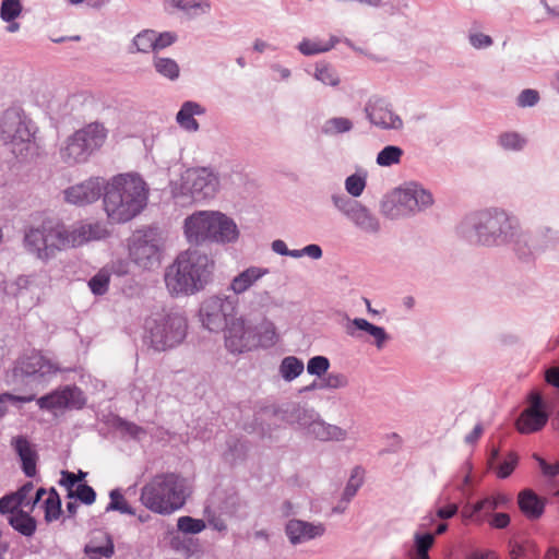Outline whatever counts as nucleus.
I'll list each match as a JSON object with an SVG mask.
<instances>
[{"label": "nucleus", "instance_id": "obj_1", "mask_svg": "<svg viewBox=\"0 0 559 559\" xmlns=\"http://www.w3.org/2000/svg\"><path fill=\"white\" fill-rule=\"evenodd\" d=\"M455 234L471 246H512L519 259L525 262L532 255L530 235L521 228L518 218L502 207L490 206L467 213L456 225Z\"/></svg>", "mask_w": 559, "mask_h": 559}, {"label": "nucleus", "instance_id": "obj_2", "mask_svg": "<svg viewBox=\"0 0 559 559\" xmlns=\"http://www.w3.org/2000/svg\"><path fill=\"white\" fill-rule=\"evenodd\" d=\"M214 267L210 255L199 249H188L167 266L165 285L173 297L195 295L212 282Z\"/></svg>", "mask_w": 559, "mask_h": 559}, {"label": "nucleus", "instance_id": "obj_3", "mask_svg": "<svg viewBox=\"0 0 559 559\" xmlns=\"http://www.w3.org/2000/svg\"><path fill=\"white\" fill-rule=\"evenodd\" d=\"M103 202L112 222L127 223L146 206V185L139 175L120 174L106 185Z\"/></svg>", "mask_w": 559, "mask_h": 559}, {"label": "nucleus", "instance_id": "obj_4", "mask_svg": "<svg viewBox=\"0 0 559 559\" xmlns=\"http://www.w3.org/2000/svg\"><path fill=\"white\" fill-rule=\"evenodd\" d=\"M140 500L154 513L171 514L186 503V479L173 472L157 474L142 487Z\"/></svg>", "mask_w": 559, "mask_h": 559}, {"label": "nucleus", "instance_id": "obj_5", "mask_svg": "<svg viewBox=\"0 0 559 559\" xmlns=\"http://www.w3.org/2000/svg\"><path fill=\"white\" fill-rule=\"evenodd\" d=\"M78 241L76 230L69 233L64 224L47 217L38 226H31L24 234V247L36 258L47 261L57 251L74 247Z\"/></svg>", "mask_w": 559, "mask_h": 559}, {"label": "nucleus", "instance_id": "obj_6", "mask_svg": "<svg viewBox=\"0 0 559 559\" xmlns=\"http://www.w3.org/2000/svg\"><path fill=\"white\" fill-rule=\"evenodd\" d=\"M143 329L144 343L155 352H166L185 341L188 321L179 312H156L145 319Z\"/></svg>", "mask_w": 559, "mask_h": 559}, {"label": "nucleus", "instance_id": "obj_7", "mask_svg": "<svg viewBox=\"0 0 559 559\" xmlns=\"http://www.w3.org/2000/svg\"><path fill=\"white\" fill-rule=\"evenodd\" d=\"M108 130L100 122H91L71 134L60 148V158L69 166L85 163L102 148Z\"/></svg>", "mask_w": 559, "mask_h": 559}, {"label": "nucleus", "instance_id": "obj_8", "mask_svg": "<svg viewBox=\"0 0 559 559\" xmlns=\"http://www.w3.org/2000/svg\"><path fill=\"white\" fill-rule=\"evenodd\" d=\"M467 473L463 477L462 483L457 486V490L461 495V501L465 502L462 514L467 519L480 520L486 516H490L498 508H508L512 504V497L510 495L498 492L493 496L485 497L476 502H472L473 496L472 487V469L473 465L471 462L465 463Z\"/></svg>", "mask_w": 559, "mask_h": 559}, {"label": "nucleus", "instance_id": "obj_9", "mask_svg": "<svg viewBox=\"0 0 559 559\" xmlns=\"http://www.w3.org/2000/svg\"><path fill=\"white\" fill-rule=\"evenodd\" d=\"M60 368L39 352H32L21 356L12 370L14 380L28 385H45L57 376Z\"/></svg>", "mask_w": 559, "mask_h": 559}, {"label": "nucleus", "instance_id": "obj_10", "mask_svg": "<svg viewBox=\"0 0 559 559\" xmlns=\"http://www.w3.org/2000/svg\"><path fill=\"white\" fill-rule=\"evenodd\" d=\"M238 297L235 295H215L206 298L200 307V318L204 328L211 332L226 329L237 318Z\"/></svg>", "mask_w": 559, "mask_h": 559}, {"label": "nucleus", "instance_id": "obj_11", "mask_svg": "<svg viewBox=\"0 0 559 559\" xmlns=\"http://www.w3.org/2000/svg\"><path fill=\"white\" fill-rule=\"evenodd\" d=\"M0 132L5 144L20 145L33 141L36 128L21 107H10L1 117Z\"/></svg>", "mask_w": 559, "mask_h": 559}, {"label": "nucleus", "instance_id": "obj_12", "mask_svg": "<svg viewBox=\"0 0 559 559\" xmlns=\"http://www.w3.org/2000/svg\"><path fill=\"white\" fill-rule=\"evenodd\" d=\"M293 417L299 428L316 440L322 442L344 441L347 438L345 429L324 421L314 409L298 407Z\"/></svg>", "mask_w": 559, "mask_h": 559}, {"label": "nucleus", "instance_id": "obj_13", "mask_svg": "<svg viewBox=\"0 0 559 559\" xmlns=\"http://www.w3.org/2000/svg\"><path fill=\"white\" fill-rule=\"evenodd\" d=\"M527 406L515 420L516 430L522 435L540 431L548 423L550 411L540 391L533 389L526 395Z\"/></svg>", "mask_w": 559, "mask_h": 559}, {"label": "nucleus", "instance_id": "obj_14", "mask_svg": "<svg viewBox=\"0 0 559 559\" xmlns=\"http://www.w3.org/2000/svg\"><path fill=\"white\" fill-rule=\"evenodd\" d=\"M34 490V484L26 481L15 491L0 498V514L7 516L8 524H37L27 506V496Z\"/></svg>", "mask_w": 559, "mask_h": 559}, {"label": "nucleus", "instance_id": "obj_15", "mask_svg": "<svg viewBox=\"0 0 559 559\" xmlns=\"http://www.w3.org/2000/svg\"><path fill=\"white\" fill-rule=\"evenodd\" d=\"M240 506V498L234 489H215L204 508L207 524H224L238 513Z\"/></svg>", "mask_w": 559, "mask_h": 559}, {"label": "nucleus", "instance_id": "obj_16", "mask_svg": "<svg viewBox=\"0 0 559 559\" xmlns=\"http://www.w3.org/2000/svg\"><path fill=\"white\" fill-rule=\"evenodd\" d=\"M182 189L195 201L213 199L219 188L218 176L209 168H191L181 177Z\"/></svg>", "mask_w": 559, "mask_h": 559}, {"label": "nucleus", "instance_id": "obj_17", "mask_svg": "<svg viewBox=\"0 0 559 559\" xmlns=\"http://www.w3.org/2000/svg\"><path fill=\"white\" fill-rule=\"evenodd\" d=\"M160 247L153 230L136 233L129 245L130 259L140 267L150 270L160 262Z\"/></svg>", "mask_w": 559, "mask_h": 559}, {"label": "nucleus", "instance_id": "obj_18", "mask_svg": "<svg viewBox=\"0 0 559 559\" xmlns=\"http://www.w3.org/2000/svg\"><path fill=\"white\" fill-rule=\"evenodd\" d=\"M43 411L53 412L57 409H82L86 404L83 391L74 385L67 384L45 394L36 400Z\"/></svg>", "mask_w": 559, "mask_h": 559}, {"label": "nucleus", "instance_id": "obj_19", "mask_svg": "<svg viewBox=\"0 0 559 559\" xmlns=\"http://www.w3.org/2000/svg\"><path fill=\"white\" fill-rule=\"evenodd\" d=\"M364 111L368 121L384 131H401L403 119L394 112L392 105L382 97L372 96L365 104Z\"/></svg>", "mask_w": 559, "mask_h": 559}, {"label": "nucleus", "instance_id": "obj_20", "mask_svg": "<svg viewBox=\"0 0 559 559\" xmlns=\"http://www.w3.org/2000/svg\"><path fill=\"white\" fill-rule=\"evenodd\" d=\"M212 211H195L183 221V234L187 241L193 246L211 242L213 230Z\"/></svg>", "mask_w": 559, "mask_h": 559}, {"label": "nucleus", "instance_id": "obj_21", "mask_svg": "<svg viewBox=\"0 0 559 559\" xmlns=\"http://www.w3.org/2000/svg\"><path fill=\"white\" fill-rule=\"evenodd\" d=\"M106 182L102 177H91L87 180L64 190V199L74 205H86L104 198Z\"/></svg>", "mask_w": 559, "mask_h": 559}, {"label": "nucleus", "instance_id": "obj_22", "mask_svg": "<svg viewBox=\"0 0 559 559\" xmlns=\"http://www.w3.org/2000/svg\"><path fill=\"white\" fill-rule=\"evenodd\" d=\"M225 331V346L233 354H242L254 349L252 325L242 318L231 321Z\"/></svg>", "mask_w": 559, "mask_h": 559}, {"label": "nucleus", "instance_id": "obj_23", "mask_svg": "<svg viewBox=\"0 0 559 559\" xmlns=\"http://www.w3.org/2000/svg\"><path fill=\"white\" fill-rule=\"evenodd\" d=\"M213 230L211 231V242L217 245L235 243L239 238V229L236 222L219 211H212Z\"/></svg>", "mask_w": 559, "mask_h": 559}, {"label": "nucleus", "instance_id": "obj_24", "mask_svg": "<svg viewBox=\"0 0 559 559\" xmlns=\"http://www.w3.org/2000/svg\"><path fill=\"white\" fill-rule=\"evenodd\" d=\"M547 500L537 495L532 488H524L519 491L516 504L520 512L528 521H537L545 513Z\"/></svg>", "mask_w": 559, "mask_h": 559}, {"label": "nucleus", "instance_id": "obj_25", "mask_svg": "<svg viewBox=\"0 0 559 559\" xmlns=\"http://www.w3.org/2000/svg\"><path fill=\"white\" fill-rule=\"evenodd\" d=\"M11 445L21 461V468L26 477H34L37 473L38 453L25 436L12 438Z\"/></svg>", "mask_w": 559, "mask_h": 559}, {"label": "nucleus", "instance_id": "obj_26", "mask_svg": "<svg viewBox=\"0 0 559 559\" xmlns=\"http://www.w3.org/2000/svg\"><path fill=\"white\" fill-rule=\"evenodd\" d=\"M206 526H177L170 532V546L174 550L186 555L194 554L198 548V540L194 538Z\"/></svg>", "mask_w": 559, "mask_h": 559}, {"label": "nucleus", "instance_id": "obj_27", "mask_svg": "<svg viewBox=\"0 0 559 559\" xmlns=\"http://www.w3.org/2000/svg\"><path fill=\"white\" fill-rule=\"evenodd\" d=\"M357 331H362L373 337V345L381 350L385 343L391 338L385 329L369 322L364 318H355L350 321V325L346 328V333L352 337H360Z\"/></svg>", "mask_w": 559, "mask_h": 559}, {"label": "nucleus", "instance_id": "obj_28", "mask_svg": "<svg viewBox=\"0 0 559 559\" xmlns=\"http://www.w3.org/2000/svg\"><path fill=\"white\" fill-rule=\"evenodd\" d=\"M499 459H500L499 448H496V447L491 448L488 459H487L488 468L495 469L497 478L507 479L508 477H510L512 475V473L516 468L520 457H519L518 453H515L514 451H509L506 454L503 461L500 463H497Z\"/></svg>", "mask_w": 559, "mask_h": 559}, {"label": "nucleus", "instance_id": "obj_29", "mask_svg": "<svg viewBox=\"0 0 559 559\" xmlns=\"http://www.w3.org/2000/svg\"><path fill=\"white\" fill-rule=\"evenodd\" d=\"M204 114L205 108L203 106L197 102L187 100L181 105L179 111L177 112L176 121L186 131L197 132L200 126L194 116H201Z\"/></svg>", "mask_w": 559, "mask_h": 559}, {"label": "nucleus", "instance_id": "obj_30", "mask_svg": "<svg viewBox=\"0 0 559 559\" xmlns=\"http://www.w3.org/2000/svg\"><path fill=\"white\" fill-rule=\"evenodd\" d=\"M348 219L360 230L367 234H378L381 229L378 217L360 202L355 207Z\"/></svg>", "mask_w": 559, "mask_h": 559}, {"label": "nucleus", "instance_id": "obj_31", "mask_svg": "<svg viewBox=\"0 0 559 559\" xmlns=\"http://www.w3.org/2000/svg\"><path fill=\"white\" fill-rule=\"evenodd\" d=\"M252 335L254 349L258 347L271 348L278 341L275 324L265 318L258 324L252 325Z\"/></svg>", "mask_w": 559, "mask_h": 559}, {"label": "nucleus", "instance_id": "obj_32", "mask_svg": "<svg viewBox=\"0 0 559 559\" xmlns=\"http://www.w3.org/2000/svg\"><path fill=\"white\" fill-rule=\"evenodd\" d=\"M531 239L528 241V246L532 250V255L530 260L533 258L534 252L536 250H544L549 247H555L559 243V231L552 229L548 226L538 227L534 234L526 231Z\"/></svg>", "mask_w": 559, "mask_h": 559}, {"label": "nucleus", "instance_id": "obj_33", "mask_svg": "<svg viewBox=\"0 0 559 559\" xmlns=\"http://www.w3.org/2000/svg\"><path fill=\"white\" fill-rule=\"evenodd\" d=\"M364 473L365 472L360 466H356L353 468L350 477L344 488L342 499L340 503L332 510L334 513H341L346 509L349 501L355 497L358 489L364 484Z\"/></svg>", "mask_w": 559, "mask_h": 559}, {"label": "nucleus", "instance_id": "obj_34", "mask_svg": "<svg viewBox=\"0 0 559 559\" xmlns=\"http://www.w3.org/2000/svg\"><path fill=\"white\" fill-rule=\"evenodd\" d=\"M266 273V269L250 266L233 278L230 289L235 296L245 293Z\"/></svg>", "mask_w": 559, "mask_h": 559}, {"label": "nucleus", "instance_id": "obj_35", "mask_svg": "<svg viewBox=\"0 0 559 559\" xmlns=\"http://www.w3.org/2000/svg\"><path fill=\"white\" fill-rule=\"evenodd\" d=\"M285 532L293 545H298L324 533V526H285Z\"/></svg>", "mask_w": 559, "mask_h": 559}, {"label": "nucleus", "instance_id": "obj_36", "mask_svg": "<svg viewBox=\"0 0 559 559\" xmlns=\"http://www.w3.org/2000/svg\"><path fill=\"white\" fill-rule=\"evenodd\" d=\"M406 185L412 194L413 209H415L416 213L425 211L433 204L431 192L425 189L420 183L412 181Z\"/></svg>", "mask_w": 559, "mask_h": 559}, {"label": "nucleus", "instance_id": "obj_37", "mask_svg": "<svg viewBox=\"0 0 559 559\" xmlns=\"http://www.w3.org/2000/svg\"><path fill=\"white\" fill-rule=\"evenodd\" d=\"M150 51L155 52L154 31L143 29L133 37L131 44L128 47V52L148 53Z\"/></svg>", "mask_w": 559, "mask_h": 559}, {"label": "nucleus", "instance_id": "obj_38", "mask_svg": "<svg viewBox=\"0 0 559 559\" xmlns=\"http://www.w3.org/2000/svg\"><path fill=\"white\" fill-rule=\"evenodd\" d=\"M304 361L296 356L284 357L278 367L281 377L287 382L298 378L304 372Z\"/></svg>", "mask_w": 559, "mask_h": 559}, {"label": "nucleus", "instance_id": "obj_39", "mask_svg": "<svg viewBox=\"0 0 559 559\" xmlns=\"http://www.w3.org/2000/svg\"><path fill=\"white\" fill-rule=\"evenodd\" d=\"M153 66L159 75L170 81H176L180 75V68L171 58L154 56Z\"/></svg>", "mask_w": 559, "mask_h": 559}, {"label": "nucleus", "instance_id": "obj_40", "mask_svg": "<svg viewBox=\"0 0 559 559\" xmlns=\"http://www.w3.org/2000/svg\"><path fill=\"white\" fill-rule=\"evenodd\" d=\"M46 522L57 521L61 513V499L55 487L48 490V497L43 501Z\"/></svg>", "mask_w": 559, "mask_h": 559}, {"label": "nucleus", "instance_id": "obj_41", "mask_svg": "<svg viewBox=\"0 0 559 559\" xmlns=\"http://www.w3.org/2000/svg\"><path fill=\"white\" fill-rule=\"evenodd\" d=\"M498 144L504 151L520 152L527 145V139L519 132L507 131L498 136Z\"/></svg>", "mask_w": 559, "mask_h": 559}, {"label": "nucleus", "instance_id": "obj_42", "mask_svg": "<svg viewBox=\"0 0 559 559\" xmlns=\"http://www.w3.org/2000/svg\"><path fill=\"white\" fill-rule=\"evenodd\" d=\"M110 501L105 508V512L117 511L122 514L135 515L136 511L133 509L122 495L120 488H115L109 492Z\"/></svg>", "mask_w": 559, "mask_h": 559}, {"label": "nucleus", "instance_id": "obj_43", "mask_svg": "<svg viewBox=\"0 0 559 559\" xmlns=\"http://www.w3.org/2000/svg\"><path fill=\"white\" fill-rule=\"evenodd\" d=\"M394 203L397 207V212L402 215L411 216L415 215L416 211L413 209L412 194L407 189V185L397 188L394 193Z\"/></svg>", "mask_w": 559, "mask_h": 559}, {"label": "nucleus", "instance_id": "obj_44", "mask_svg": "<svg viewBox=\"0 0 559 559\" xmlns=\"http://www.w3.org/2000/svg\"><path fill=\"white\" fill-rule=\"evenodd\" d=\"M404 151L397 145L384 146L376 157V163L381 167H390L400 164Z\"/></svg>", "mask_w": 559, "mask_h": 559}, {"label": "nucleus", "instance_id": "obj_45", "mask_svg": "<svg viewBox=\"0 0 559 559\" xmlns=\"http://www.w3.org/2000/svg\"><path fill=\"white\" fill-rule=\"evenodd\" d=\"M354 124L350 119L345 117H333L328 119L322 128L323 133L335 135L349 132Z\"/></svg>", "mask_w": 559, "mask_h": 559}, {"label": "nucleus", "instance_id": "obj_46", "mask_svg": "<svg viewBox=\"0 0 559 559\" xmlns=\"http://www.w3.org/2000/svg\"><path fill=\"white\" fill-rule=\"evenodd\" d=\"M314 78L325 85L337 86L340 84L337 72L328 63H317Z\"/></svg>", "mask_w": 559, "mask_h": 559}, {"label": "nucleus", "instance_id": "obj_47", "mask_svg": "<svg viewBox=\"0 0 559 559\" xmlns=\"http://www.w3.org/2000/svg\"><path fill=\"white\" fill-rule=\"evenodd\" d=\"M110 283V274L105 271H98L88 281V287L95 296H103L108 292Z\"/></svg>", "mask_w": 559, "mask_h": 559}, {"label": "nucleus", "instance_id": "obj_48", "mask_svg": "<svg viewBox=\"0 0 559 559\" xmlns=\"http://www.w3.org/2000/svg\"><path fill=\"white\" fill-rule=\"evenodd\" d=\"M68 499H76L86 506H91L96 500V491L86 483L79 484L74 491H69Z\"/></svg>", "mask_w": 559, "mask_h": 559}, {"label": "nucleus", "instance_id": "obj_49", "mask_svg": "<svg viewBox=\"0 0 559 559\" xmlns=\"http://www.w3.org/2000/svg\"><path fill=\"white\" fill-rule=\"evenodd\" d=\"M348 385V378L346 374L341 372H330L322 378L319 389L324 390H336V389H343Z\"/></svg>", "mask_w": 559, "mask_h": 559}, {"label": "nucleus", "instance_id": "obj_50", "mask_svg": "<svg viewBox=\"0 0 559 559\" xmlns=\"http://www.w3.org/2000/svg\"><path fill=\"white\" fill-rule=\"evenodd\" d=\"M22 12L21 0H2L0 7V17L7 22H13Z\"/></svg>", "mask_w": 559, "mask_h": 559}, {"label": "nucleus", "instance_id": "obj_51", "mask_svg": "<svg viewBox=\"0 0 559 559\" xmlns=\"http://www.w3.org/2000/svg\"><path fill=\"white\" fill-rule=\"evenodd\" d=\"M331 364L328 357L317 355L311 357L307 362V372L310 376L322 377L325 376Z\"/></svg>", "mask_w": 559, "mask_h": 559}, {"label": "nucleus", "instance_id": "obj_52", "mask_svg": "<svg viewBox=\"0 0 559 559\" xmlns=\"http://www.w3.org/2000/svg\"><path fill=\"white\" fill-rule=\"evenodd\" d=\"M332 202L334 206L347 218L353 213L355 207L359 204L358 201L353 200L345 194H333Z\"/></svg>", "mask_w": 559, "mask_h": 559}, {"label": "nucleus", "instance_id": "obj_53", "mask_svg": "<svg viewBox=\"0 0 559 559\" xmlns=\"http://www.w3.org/2000/svg\"><path fill=\"white\" fill-rule=\"evenodd\" d=\"M35 400V394L31 395H14L11 393L0 394V418H2L8 412L9 403H29Z\"/></svg>", "mask_w": 559, "mask_h": 559}, {"label": "nucleus", "instance_id": "obj_54", "mask_svg": "<svg viewBox=\"0 0 559 559\" xmlns=\"http://www.w3.org/2000/svg\"><path fill=\"white\" fill-rule=\"evenodd\" d=\"M366 187V179L357 174L348 176L345 180V189L354 198L361 195Z\"/></svg>", "mask_w": 559, "mask_h": 559}, {"label": "nucleus", "instance_id": "obj_55", "mask_svg": "<svg viewBox=\"0 0 559 559\" xmlns=\"http://www.w3.org/2000/svg\"><path fill=\"white\" fill-rule=\"evenodd\" d=\"M278 518L288 520L286 524H311L308 521L298 520L294 516L297 514L296 507L288 500L284 501L277 509Z\"/></svg>", "mask_w": 559, "mask_h": 559}, {"label": "nucleus", "instance_id": "obj_56", "mask_svg": "<svg viewBox=\"0 0 559 559\" xmlns=\"http://www.w3.org/2000/svg\"><path fill=\"white\" fill-rule=\"evenodd\" d=\"M116 427L117 429L123 431L124 433L129 435L133 439H139L140 436L145 435V429L132 421H129L127 419H123L121 417H118L116 420Z\"/></svg>", "mask_w": 559, "mask_h": 559}, {"label": "nucleus", "instance_id": "obj_57", "mask_svg": "<svg viewBox=\"0 0 559 559\" xmlns=\"http://www.w3.org/2000/svg\"><path fill=\"white\" fill-rule=\"evenodd\" d=\"M435 537L432 534H416L415 543L420 559H429L428 550L432 546Z\"/></svg>", "mask_w": 559, "mask_h": 559}, {"label": "nucleus", "instance_id": "obj_58", "mask_svg": "<svg viewBox=\"0 0 559 559\" xmlns=\"http://www.w3.org/2000/svg\"><path fill=\"white\" fill-rule=\"evenodd\" d=\"M538 102L539 93L536 90L532 88L523 90L516 98V105L521 108L533 107Z\"/></svg>", "mask_w": 559, "mask_h": 559}, {"label": "nucleus", "instance_id": "obj_59", "mask_svg": "<svg viewBox=\"0 0 559 559\" xmlns=\"http://www.w3.org/2000/svg\"><path fill=\"white\" fill-rule=\"evenodd\" d=\"M323 45L317 41H312L308 38H304L297 46V49L304 56H314L321 52H326L328 48H322Z\"/></svg>", "mask_w": 559, "mask_h": 559}, {"label": "nucleus", "instance_id": "obj_60", "mask_svg": "<svg viewBox=\"0 0 559 559\" xmlns=\"http://www.w3.org/2000/svg\"><path fill=\"white\" fill-rule=\"evenodd\" d=\"M176 40L177 35L173 32H163L157 34V32L154 31L155 52L171 46Z\"/></svg>", "mask_w": 559, "mask_h": 559}, {"label": "nucleus", "instance_id": "obj_61", "mask_svg": "<svg viewBox=\"0 0 559 559\" xmlns=\"http://www.w3.org/2000/svg\"><path fill=\"white\" fill-rule=\"evenodd\" d=\"M469 44L475 49H485L492 45L493 40L489 35L483 33H474L468 36Z\"/></svg>", "mask_w": 559, "mask_h": 559}, {"label": "nucleus", "instance_id": "obj_62", "mask_svg": "<svg viewBox=\"0 0 559 559\" xmlns=\"http://www.w3.org/2000/svg\"><path fill=\"white\" fill-rule=\"evenodd\" d=\"M79 484H82V483H81V478H79L76 476V474H74L73 472H70V471L61 472V478L59 480V485L66 487L68 489V492L74 491L73 488L74 487L76 488V486Z\"/></svg>", "mask_w": 559, "mask_h": 559}, {"label": "nucleus", "instance_id": "obj_63", "mask_svg": "<svg viewBox=\"0 0 559 559\" xmlns=\"http://www.w3.org/2000/svg\"><path fill=\"white\" fill-rule=\"evenodd\" d=\"M533 457L537 461L543 474L546 477H555L559 475V462L555 464H549L538 454H534Z\"/></svg>", "mask_w": 559, "mask_h": 559}, {"label": "nucleus", "instance_id": "obj_64", "mask_svg": "<svg viewBox=\"0 0 559 559\" xmlns=\"http://www.w3.org/2000/svg\"><path fill=\"white\" fill-rule=\"evenodd\" d=\"M545 381L559 390V367L552 366L545 371Z\"/></svg>", "mask_w": 559, "mask_h": 559}]
</instances>
